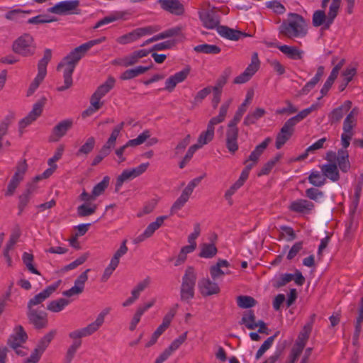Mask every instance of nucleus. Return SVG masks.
<instances>
[{"instance_id": "nucleus-29", "label": "nucleus", "mask_w": 363, "mask_h": 363, "mask_svg": "<svg viewBox=\"0 0 363 363\" xmlns=\"http://www.w3.org/2000/svg\"><path fill=\"white\" fill-rule=\"evenodd\" d=\"M198 286L203 296H211L220 291L218 284L212 282L209 279H202L199 281Z\"/></svg>"}, {"instance_id": "nucleus-55", "label": "nucleus", "mask_w": 363, "mask_h": 363, "mask_svg": "<svg viewBox=\"0 0 363 363\" xmlns=\"http://www.w3.org/2000/svg\"><path fill=\"white\" fill-rule=\"evenodd\" d=\"M109 182H110V177L108 176H106L103 178V179L99 183H98L97 184H96L94 186L91 192H92L93 196H94L95 199L96 197H98L99 196L101 195L104 192V191L106 190V189L108 187V186L109 184Z\"/></svg>"}, {"instance_id": "nucleus-22", "label": "nucleus", "mask_w": 363, "mask_h": 363, "mask_svg": "<svg viewBox=\"0 0 363 363\" xmlns=\"http://www.w3.org/2000/svg\"><path fill=\"white\" fill-rule=\"evenodd\" d=\"M352 107V101L347 100L340 106L334 108L329 114L328 118L331 124L339 123Z\"/></svg>"}, {"instance_id": "nucleus-4", "label": "nucleus", "mask_w": 363, "mask_h": 363, "mask_svg": "<svg viewBox=\"0 0 363 363\" xmlns=\"http://www.w3.org/2000/svg\"><path fill=\"white\" fill-rule=\"evenodd\" d=\"M279 33L289 39L303 38L308 34V24L304 18L296 13H289L288 19L280 25Z\"/></svg>"}, {"instance_id": "nucleus-36", "label": "nucleus", "mask_w": 363, "mask_h": 363, "mask_svg": "<svg viewBox=\"0 0 363 363\" xmlns=\"http://www.w3.org/2000/svg\"><path fill=\"white\" fill-rule=\"evenodd\" d=\"M152 66V64L149 66H138L135 68L127 69L122 73L121 79L123 80L133 79L149 70Z\"/></svg>"}, {"instance_id": "nucleus-34", "label": "nucleus", "mask_w": 363, "mask_h": 363, "mask_svg": "<svg viewBox=\"0 0 363 363\" xmlns=\"http://www.w3.org/2000/svg\"><path fill=\"white\" fill-rule=\"evenodd\" d=\"M214 126L213 123L208 121L207 125V130L204 132H202L199 136L197 143L196 144L200 148L203 147L204 145L210 143L214 137Z\"/></svg>"}, {"instance_id": "nucleus-2", "label": "nucleus", "mask_w": 363, "mask_h": 363, "mask_svg": "<svg viewBox=\"0 0 363 363\" xmlns=\"http://www.w3.org/2000/svg\"><path fill=\"white\" fill-rule=\"evenodd\" d=\"M106 40V37L89 40L72 50L57 65V70L64 68L63 78L64 85L57 88L58 91H63L72 86V74L75 67L80 60L86 55L87 51L93 46L101 43Z\"/></svg>"}, {"instance_id": "nucleus-7", "label": "nucleus", "mask_w": 363, "mask_h": 363, "mask_svg": "<svg viewBox=\"0 0 363 363\" xmlns=\"http://www.w3.org/2000/svg\"><path fill=\"white\" fill-rule=\"evenodd\" d=\"M12 50L24 57L33 55L35 51L33 38L28 33L23 34L13 42Z\"/></svg>"}, {"instance_id": "nucleus-47", "label": "nucleus", "mask_w": 363, "mask_h": 363, "mask_svg": "<svg viewBox=\"0 0 363 363\" xmlns=\"http://www.w3.org/2000/svg\"><path fill=\"white\" fill-rule=\"evenodd\" d=\"M97 209L96 204L84 203L77 208V215L79 217H86L94 214Z\"/></svg>"}, {"instance_id": "nucleus-30", "label": "nucleus", "mask_w": 363, "mask_h": 363, "mask_svg": "<svg viewBox=\"0 0 363 363\" xmlns=\"http://www.w3.org/2000/svg\"><path fill=\"white\" fill-rule=\"evenodd\" d=\"M149 53L150 51L145 49L135 51L129 55L124 57L121 60V65L125 67L132 66L138 63L140 58L146 57Z\"/></svg>"}, {"instance_id": "nucleus-33", "label": "nucleus", "mask_w": 363, "mask_h": 363, "mask_svg": "<svg viewBox=\"0 0 363 363\" xmlns=\"http://www.w3.org/2000/svg\"><path fill=\"white\" fill-rule=\"evenodd\" d=\"M278 49L289 59L301 60L304 52L295 46H289L286 45L277 46Z\"/></svg>"}, {"instance_id": "nucleus-23", "label": "nucleus", "mask_w": 363, "mask_h": 363, "mask_svg": "<svg viewBox=\"0 0 363 363\" xmlns=\"http://www.w3.org/2000/svg\"><path fill=\"white\" fill-rule=\"evenodd\" d=\"M219 35L226 39L237 41L241 38L251 36L250 35L238 30L230 28L225 26H220L217 28Z\"/></svg>"}, {"instance_id": "nucleus-26", "label": "nucleus", "mask_w": 363, "mask_h": 363, "mask_svg": "<svg viewBox=\"0 0 363 363\" xmlns=\"http://www.w3.org/2000/svg\"><path fill=\"white\" fill-rule=\"evenodd\" d=\"M189 74V69H184L169 77L165 82L164 89L172 91L177 84L184 82Z\"/></svg>"}, {"instance_id": "nucleus-21", "label": "nucleus", "mask_w": 363, "mask_h": 363, "mask_svg": "<svg viewBox=\"0 0 363 363\" xmlns=\"http://www.w3.org/2000/svg\"><path fill=\"white\" fill-rule=\"evenodd\" d=\"M150 135L151 134L149 130H144L136 138L128 140L124 145L116 149L115 151L116 155L118 157L123 155L128 147H135L143 144L147 139H148L150 137Z\"/></svg>"}, {"instance_id": "nucleus-62", "label": "nucleus", "mask_w": 363, "mask_h": 363, "mask_svg": "<svg viewBox=\"0 0 363 363\" xmlns=\"http://www.w3.org/2000/svg\"><path fill=\"white\" fill-rule=\"evenodd\" d=\"M122 16L119 13L111 14L110 16H106L104 18L99 21L93 27V29L96 30L104 25L108 24L110 23L114 22L120 18H121Z\"/></svg>"}, {"instance_id": "nucleus-51", "label": "nucleus", "mask_w": 363, "mask_h": 363, "mask_svg": "<svg viewBox=\"0 0 363 363\" xmlns=\"http://www.w3.org/2000/svg\"><path fill=\"white\" fill-rule=\"evenodd\" d=\"M217 248L214 244L203 243L201 245V252L199 257L204 258H211L217 253Z\"/></svg>"}, {"instance_id": "nucleus-16", "label": "nucleus", "mask_w": 363, "mask_h": 363, "mask_svg": "<svg viewBox=\"0 0 363 363\" xmlns=\"http://www.w3.org/2000/svg\"><path fill=\"white\" fill-rule=\"evenodd\" d=\"M295 130V125L288 119L276 137V148L279 150L291 138Z\"/></svg>"}, {"instance_id": "nucleus-52", "label": "nucleus", "mask_w": 363, "mask_h": 363, "mask_svg": "<svg viewBox=\"0 0 363 363\" xmlns=\"http://www.w3.org/2000/svg\"><path fill=\"white\" fill-rule=\"evenodd\" d=\"M306 346L305 342H297L291 349L289 359L286 363H294Z\"/></svg>"}, {"instance_id": "nucleus-13", "label": "nucleus", "mask_w": 363, "mask_h": 363, "mask_svg": "<svg viewBox=\"0 0 363 363\" xmlns=\"http://www.w3.org/2000/svg\"><path fill=\"white\" fill-rule=\"evenodd\" d=\"M259 67V60L257 53L255 52L252 56L251 63L247 67L242 73L234 79L233 83L236 84L246 83L257 72Z\"/></svg>"}, {"instance_id": "nucleus-37", "label": "nucleus", "mask_w": 363, "mask_h": 363, "mask_svg": "<svg viewBox=\"0 0 363 363\" xmlns=\"http://www.w3.org/2000/svg\"><path fill=\"white\" fill-rule=\"evenodd\" d=\"M31 12L30 10L14 9L7 11L4 14V17L8 21L19 23L25 17V14H30Z\"/></svg>"}, {"instance_id": "nucleus-43", "label": "nucleus", "mask_w": 363, "mask_h": 363, "mask_svg": "<svg viewBox=\"0 0 363 363\" xmlns=\"http://www.w3.org/2000/svg\"><path fill=\"white\" fill-rule=\"evenodd\" d=\"M69 303V301L63 298L50 301L47 309L53 313H58L64 309V308Z\"/></svg>"}, {"instance_id": "nucleus-58", "label": "nucleus", "mask_w": 363, "mask_h": 363, "mask_svg": "<svg viewBox=\"0 0 363 363\" xmlns=\"http://www.w3.org/2000/svg\"><path fill=\"white\" fill-rule=\"evenodd\" d=\"M237 303L240 308H249L255 306L256 301L254 298L251 296H239L237 298Z\"/></svg>"}, {"instance_id": "nucleus-11", "label": "nucleus", "mask_w": 363, "mask_h": 363, "mask_svg": "<svg viewBox=\"0 0 363 363\" xmlns=\"http://www.w3.org/2000/svg\"><path fill=\"white\" fill-rule=\"evenodd\" d=\"M126 243L127 240H124L121 244L119 249L114 253L113 257L111 259L110 264L104 272V274L101 277V280L103 281L108 280V279L111 277V275L118 267L120 262V258L127 253L128 249Z\"/></svg>"}, {"instance_id": "nucleus-54", "label": "nucleus", "mask_w": 363, "mask_h": 363, "mask_svg": "<svg viewBox=\"0 0 363 363\" xmlns=\"http://www.w3.org/2000/svg\"><path fill=\"white\" fill-rule=\"evenodd\" d=\"M181 342H172L170 346L167 348L155 360V363H163L172 353L177 350L180 346Z\"/></svg>"}, {"instance_id": "nucleus-12", "label": "nucleus", "mask_w": 363, "mask_h": 363, "mask_svg": "<svg viewBox=\"0 0 363 363\" xmlns=\"http://www.w3.org/2000/svg\"><path fill=\"white\" fill-rule=\"evenodd\" d=\"M46 101L47 99L45 97H42L40 100H38L36 103L33 104V108L29 112V113L25 118L20 121L19 130L21 133H22V130L23 128H25L26 126H28L31 123L35 121L37 119V118L41 115Z\"/></svg>"}, {"instance_id": "nucleus-17", "label": "nucleus", "mask_w": 363, "mask_h": 363, "mask_svg": "<svg viewBox=\"0 0 363 363\" xmlns=\"http://www.w3.org/2000/svg\"><path fill=\"white\" fill-rule=\"evenodd\" d=\"M27 315L31 324L35 328H45L48 325L47 313L38 309H28Z\"/></svg>"}, {"instance_id": "nucleus-49", "label": "nucleus", "mask_w": 363, "mask_h": 363, "mask_svg": "<svg viewBox=\"0 0 363 363\" xmlns=\"http://www.w3.org/2000/svg\"><path fill=\"white\" fill-rule=\"evenodd\" d=\"M167 218V216H161L156 218L155 221L150 223L144 230L145 235L150 238L154 233L162 226L164 221Z\"/></svg>"}, {"instance_id": "nucleus-42", "label": "nucleus", "mask_w": 363, "mask_h": 363, "mask_svg": "<svg viewBox=\"0 0 363 363\" xmlns=\"http://www.w3.org/2000/svg\"><path fill=\"white\" fill-rule=\"evenodd\" d=\"M265 114V110L262 108H257L253 112L249 113L245 118L243 124L249 126L256 123Z\"/></svg>"}, {"instance_id": "nucleus-8", "label": "nucleus", "mask_w": 363, "mask_h": 363, "mask_svg": "<svg viewBox=\"0 0 363 363\" xmlns=\"http://www.w3.org/2000/svg\"><path fill=\"white\" fill-rule=\"evenodd\" d=\"M337 16V7L333 4L331 8H329L327 15L324 10L314 11L312 17V24L314 27L323 26V29H329Z\"/></svg>"}, {"instance_id": "nucleus-6", "label": "nucleus", "mask_w": 363, "mask_h": 363, "mask_svg": "<svg viewBox=\"0 0 363 363\" xmlns=\"http://www.w3.org/2000/svg\"><path fill=\"white\" fill-rule=\"evenodd\" d=\"M110 308H104L97 316L94 322L90 323L86 327L74 330L69 333V337L71 339H80L85 337L93 334L96 332L104 323V318L106 315L109 313Z\"/></svg>"}, {"instance_id": "nucleus-24", "label": "nucleus", "mask_w": 363, "mask_h": 363, "mask_svg": "<svg viewBox=\"0 0 363 363\" xmlns=\"http://www.w3.org/2000/svg\"><path fill=\"white\" fill-rule=\"evenodd\" d=\"M177 307L178 305L176 304L175 306L172 308L164 316L162 324L158 326V328L152 334L153 340H156L157 338H159V337L168 328L176 314Z\"/></svg>"}, {"instance_id": "nucleus-50", "label": "nucleus", "mask_w": 363, "mask_h": 363, "mask_svg": "<svg viewBox=\"0 0 363 363\" xmlns=\"http://www.w3.org/2000/svg\"><path fill=\"white\" fill-rule=\"evenodd\" d=\"M52 58V50L47 48L44 51L43 57L38 63V72L47 74V65Z\"/></svg>"}, {"instance_id": "nucleus-27", "label": "nucleus", "mask_w": 363, "mask_h": 363, "mask_svg": "<svg viewBox=\"0 0 363 363\" xmlns=\"http://www.w3.org/2000/svg\"><path fill=\"white\" fill-rule=\"evenodd\" d=\"M314 203L306 199H297L291 203L289 210L299 213H309L314 208Z\"/></svg>"}, {"instance_id": "nucleus-60", "label": "nucleus", "mask_w": 363, "mask_h": 363, "mask_svg": "<svg viewBox=\"0 0 363 363\" xmlns=\"http://www.w3.org/2000/svg\"><path fill=\"white\" fill-rule=\"evenodd\" d=\"M102 106L103 102H98L97 101L94 100L92 98H91L90 106L82 112V116L83 118H86L88 116H91L96 111L100 109Z\"/></svg>"}, {"instance_id": "nucleus-10", "label": "nucleus", "mask_w": 363, "mask_h": 363, "mask_svg": "<svg viewBox=\"0 0 363 363\" xmlns=\"http://www.w3.org/2000/svg\"><path fill=\"white\" fill-rule=\"evenodd\" d=\"M203 26L208 29H214L220 26V16L216 7L199 12Z\"/></svg>"}, {"instance_id": "nucleus-18", "label": "nucleus", "mask_w": 363, "mask_h": 363, "mask_svg": "<svg viewBox=\"0 0 363 363\" xmlns=\"http://www.w3.org/2000/svg\"><path fill=\"white\" fill-rule=\"evenodd\" d=\"M157 2L164 11L172 14L182 16L184 13V6L179 0H158Z\"/></svg>"}, {"instance_id": "nucleus-61", "label": "nucleus", "mask_w": 363, "mask_h": 363, "mask_svg": "<svg viewBox=\"0 0 363 363\" xmlns=\"http://www.w3.org/2000/svg\"><path fill=\"white\" fill-rule=\"evenodd\" d=\"M46 74L38 72V74L34 79V80L30 84L28 91H27V96H29L32 95L35 90L38 88L40 84L43 81L44 78L45 77Z\"/></svg>"}, {"instance_id": "nucleus-38", "label": "nucleus", "mask_w": 363, "mask_h": 363, "mask_svg": "<svg viewBox=\"0 0 363 363\" xmlns=\"http://www.w3.org/2000/svg\"><path fill=\"white\" fill-rule=\"evenodd\" d=\"M229 263L225 259L219 260L216 265H213L210 269L211 277L215 280L222 275L229 274L228 271H223L221 269L223 267H228Z\"/></svg>"}, {"instance_id": "nucleus-41", "label": "nucleus", "mask_w": 363, "mask_h": 363, "mask_svg": "<svg viewBox=\"0 0 363 363\" xmlns=\"http://www.w3.org/2000/svg\"><path fill=\"white\" fill-rule=\"evenodd\" d=\"M232 69L230 67L225 68L220 76L218 78L216 82V84L214 86L211 87L212 91H219L222 92L223 87L227 83L228 79L231 75Z\"/></svg>"}, {"instance_id": "nucleus-63", "label": "nucleus", "mask_w": 363, "mask_h": 363, "mask_svg": "<svg viewBox=\"0 0 363 363\" xmlns=\"http://www.w3.org/2000/svg\"><path fill=\"white\" fill-rule=\"evenodd\" d=\"M191 140V135L188 134L184 139L180 140L174 148V157H177L181 155L189 145Z\"/></svg>"}, {"instance_id": "nucleus-19", "label": "nucleus", "mask_w": 363, "mask_h": 363, "mask_svg": "<svg viewBox=\"0 0 363 363\" xmlns=\"http://www.w3.org/2000/svg\"><path fill=\"white\" fill-rule=\"evenodd\" d=\"M238 128L231 125H227L225 133V145L228 151L235 153L238 150Z\"/></svg>"}, {"instance_id": "nucleus-31", "label": "nucleus", "mask_w": 363, "mask_h": 363, "mask_svg": "<svg viewBox=\"0 0 363 363\" xmlns=\"http://www.w3.org/2000/svg\"><path fill=\"white\" fill-rule=\"evenodd\" d=\"M271 140L272 139L268 137L265 138L262 143L257 145L255 150L250 153L249 158L245 160V164H253L254 166L257 162L260 155L263 153Z\"/></svg>"}, {"instance_id": "nucleus-59", "label": "nucleus", "mask_w": 363, "mask_h": 363, "mask_svg": "<svg viewBox=\"0 0 363 363\" xmlns=\"http://www.w3.org/2000/svg\"><path fill=\"white\" fill-rule=\"evenodd\" d=\"M242 323L245 324L247 328L251 330H254L258 327L257 323L255 322V314L251 311L242 316Z\"/></svg>"}, {"instance_id": "nucleus-28", "label": "nucleus", "mask_w": 363, "mask_h": 363, "mask_svg": "<svg viewBox=\"0 0 363 363\" xmlns=\"http://www.w3.org/2000/svg\"><path fill=\"white\" fill-rule=\"evenodd\" d=\"M115 82V79L112 77H109L104 84L96 89L91 98L98 102H101V99L113 88Z\"/></svg>"}, {"instance_id": "nucleus-64", "label": "nucleus", "mask_w": 363, "mask_h": 363, "mask_svg": "<svg viewBox=\"0 0 363 363\" xmlns=\"http://www.w3.org/2000/svg\"><path fill=\"white\" fill-rule=\"evenodd\" d=\"M265 5L267 8L273 10V11L277 14H283L286 11L284 5L277 0L267 1Z\"/></svg>"}, {"instance_id": "nucleus-1", "label": "nucleus", "mask_w": 363, "mask_h": 363, "mask_svg": "<svg viewBox=\"0 0 363 363\" xmlns=\"http://www.w3.org/2000/svg\"><path fill=\"white\" fill-rule=\"evenodd\" d=\"M106 40V37L89 40L72 50L57 65V70L64 68L63 78L64 85L57 88L58 91H63L72 86V74L75 67L80 60L86 55L87 51L93 46L101 43Z\"/></svg>"}, {"instance_id": "nucleus-3", "label": "nucleus", "mask_w": 363, "mask_h": 363, "mask_svg": "<svg viewBox=\"0 0 363 363\" xmlns=\"http://www.w3.org/2000/svg\"><path fill=\"white\" fill-rule=\"evenodd\" d=\"M359 113V109L355 107L347 115L343 122L342 130L343 133L341 135V145L342 149L337 151V160L336 164L337 167L342 172H347L350 169V162L349 161V154L346 148L350 144V140L354 135L353 128L356 125L357 119L356 116Z\"/></svg>"}, {"instance_id": "nucleus-5", "label": "nucleus", "mask_w": 363, "mask_h": 363, "mask_svg": "<svg viewBox=\"0 0 363 363\" xmlns=\"http://www.w3.org/2000/svg\"><path fill=\"white\" fill-rule=\"evenodd\" d=\"M196 279V273L194 267H188L182 277L180 288V298L182 301L188 302L194 297Z\"/></svg>"}, {"instance_id": "nucleus-9", "label": "nucleus", "mask_w": 363, "mask_h": 363, "mask_svg": "<svg viewBox=\"0 0 363 363\" xmlns=\"http://www.w3.org/2000/svg\"><path fill=\"white\" fill-rule=\"evenodd\" d=\"M78 0H66L58 2L52 7L48 9V12L57 15L79 14L80 10Z\"/></svg>"}, {"instance_id": "nucleus-56", "label": "nucleus", "mask_w": 363, "mask_h": 363, "mask_svg": "<svg viewBox=\"0 0 363 363\" xmlns=\"http://www.w3.org/2000/svg\"><path fill=\"white\" fill-rule=\"evenodd\" d=\"M95 138L94 137L89 138L86 143L81 146V147L78 150L76 155L77 156H80L82 155H88L90 153L95 145Z\"/></svg>"}, {"instance_id": "nucleus-20", "label": "nucleus", "mask_w": 363, "mask_h": 363, "mask_svg": "<svg viewBox=\"0 0 363 363\" xmlns=\"http://www.w3.org/2000/svg\"><path fill=\"white\" fill-rule=\"evenodd\" d=\"M36 190L37 185L35 182H32L27 185L26 190L19 196L18 205V215H21L23 213Z\"/></svg>"}, {"instance_id": "nucleus-46", "label": "nucleus", "mask_w": 363, "mask_h": 363, "mask_svg": "<svg viewBox=\"0 0 363 363\" xmlns=\"http://www.w3.org/2000/svg\"><path fill=\"white\" fill-rule=\"evenodd\" d=\"M308 182L313 186L320 187L325 183L326 179L323 173L318 171H313L308 177Z\"/></svg>"}, {"instance_id": "nucleus-45", "label": "nucleus", "mask_w": 363, "mask_h": 363, "mask_svg": "<svg viewBox=\"0 0 363 363\" xmlns=\"http://www.w3.org/2000/svg\"><path fill=\"white\" fill-rule=\"evenodd\" d=\"M194 50L196 52L216 55L218 54L221 50L216 45L201 44L195 46Z\"/></svg>"}, {"instance_id": "nucleus-35", "label": "nucleus", "mask_w": 363, "mask_h": 363, "mask_svg": "<svg viewBox=\"0 0 363 363\" xmlns=\"http://www.w3.org/2000/svg\"><path fill=\"white\" fill-rule=\"evenodd\" d=\"M232 102V99H228L224 101L220 106L218 115L211 118L209 121L211 122V123H213L215 125L223 122L225 119L228 109Z\"/></svg>"}, {"instance_id": "nucleus-40", "label": "nucleus", "mask_w": 363, "mask_h": 363, "mask_svg": "<svg viewBox=\"0 0 363 363\" xmlns=\"http://www.w3.org/2000/svg\"><path fill=\"white\" fill-rule=\"evenodd\" d=\"M190 196L183 190L179 197L172 204L170 208V214L173 215L181 210L189 201Z\"/></svg>"}, {"instance_id": "nucleus-53", "label": "nucleus", "mask_w": 363, "mask_h": 363, "mask_svg": "<svg viewBox=\"0 0 363 363\" xmlns=\"http://www.w3.org/2000/svg\"><path fill=\"white\" fill-rule=\"evenodd\" d=\"M22 260L27 269L33 274L40 275V272L34 267V257L33 254L25 252L22 255Z\"/></svg>"}, {"instance_id": "nucleus-44", "label": "nucleus", "mask_w": 363, "mask_h": 363, "mask_svg": "<svg viewBox=\"0 0 363 363\" xmlns=\"http://www.w3.org/2000/svg\"><path fill=\"white\" fill-rule=\"evenodd\" d=\"M363 322V296H362L359 302V307L358 309V316L357 317L355 325H354V339L357 340L359 337V334L362 330V323Z\"/></svg>"}, {"instance_id": "nucleus-32", "label": "nucleus", "mask_w": 363, "mask_h": 363, "mask_svg": "<svg viewBox=\"0 0 363 363\" xmlns=\"http://www.w3.org/2000/svg\"><path fill=\"white\" fill-rule=\"evenodd\" d=\"M320 169L325 178H328L332 182H337L340 179V174L336 163L323 164Z\"/></svg>"}, {"instance_id": "nucleus-48", "label": "nucleus", "mask_w": 363, "mask_h": 363, "mask_svg": "<svg viewBox=\"0 0 363 363\" xmlns=\"http://www.w3.org/2000/svg\"><path fill=\"white\" fill-rule=\"evenodd\" d=\"M114 146H113L111 144H108V142L106 141V143L101 148L98 155L94 158L91 165L96 166L99 163H100L104 157H106L110 154L111 149Z\"/></svg>"}, {"instance_id": "nucleus-57", "label": "nucleus", "mask_w": 363, "mask_h": 363, "mask_svg": "<svg viewBox=\"0 0 363 363\" xmlns=\"http://www.w3.org/2000/svg\"><path fill=\"white\" fill-rule=\"evenodd\" d=\"M139 38H140L138 34L137 30L135 29L133 31H131L127 34L120 36L119 38H117L116 41L121 45H125V44L133 43Z\"/></svg>"}, {"instance_id": "nucleus-25", "label": "nucleus", "mask_w": 363, "mask_h": 363, "mask_svg": "<svg viewBox=\"0 0 363 363\" xmlns=\"http://www.w3.org/2000/svg\"><path fill=\"white\" fill-rule=\"evenodd\" d=\"M73 120L66 119L58 123L52 129V140L57 141L72 127Z\"/></svg>"}, {"instance_id": "nucleus-39", "label": "nucleus", "mask_w": 363, "mask_h": 363, "mask_svg": "<svg viewBox=\"0 0 363 363\" xmlns=\"http://www.w3.org/2000/svg\"><path fill=\"white\" fill-rule=\"evenodd\" d=\"M48 344L47 342H42L37 347H35L30 356L24 359V363H37L40 359L41 355L45 350Z\"/></svg>"}, {"instance_id": "nucleus-15", "label": "nucleus", "mask_w": 363, "mask_h": 363, "mask_svg": "<svg viewBox=\"0 0 363 363\" xmlns=\"http://www.w3.org/2000/svg\"><path fill=\"white\" fill-rule=\"evenodd\" d=\"M26 170L27 164L26 161L20 163L17 166L16 171L9 183L7 190L5 194L6 196H10L14 194L16 189L18 187L20 182L23 179V177Z\"/></svg>"}, {"instance_id": "nucleus-14", "label": "nucleus", "mask_w": 363, "mask_h": 363, "mask_svg": "<svg viewBox=\"0 0 363 363\" xmlns=\"http://www.w3.org/2000/svg\"><path fill=\"white\" fill-rule=\"evenodd\" d=\"M61 283L60 280H58L55 283L47 286L39 294H36L34 297L30 298L28 302V309H34L33 307L42 303L44 301L48 298L52 293L59 287Z\"/></svg>"}]
</instances>
